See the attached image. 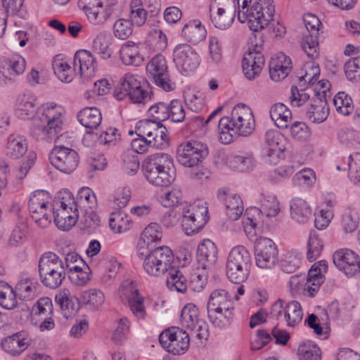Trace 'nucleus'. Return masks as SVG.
I'll use <instances>...</instances> for the list:
<instances>
[{
	"label": "nucleus",
	"instance_id": "5fc2aeb1",
	"mask_svg": "<svg viewBox=\"0 0 360 360\" xmlns=\"http://www.w3.org/2000/svg\"><path fill=\"white\" fill-rule=\"evenodd\" d=\"M352 103L351 97L345 92H339L333 98V103L337 111L344 115H348L352 112L354 106Z\"/></svg>",
	"mask_w": 360,
	"mask_h": 360
},
{
	"label": "nucleus",
	"instance_id": "c756f323",
	"mask_svg": "<svg viewBox=\"0 0 360 360\" xmlns=\"http://www.w3.org/2000/svg\"><path fill=\"white\" fill-rule=\"evenodd\" d=\"M80 124L89 129H96L101 123L102 116L100 110L95 107H86L77 114Z\"/></svg>",
	"mask_w": 360,
	"mask_h": 360
},
{
	"label": "nucleus",
	"instance_id": "7c9ffc66",
	"mask_svg": "<svg viewBox=\"0 0 360 360\" xmlns=\"http://www.w3.org/2000/svg\"><path fill=\"white\" fill-rule=\"evenodd\" d=\"M290 215L297 223L304 224L311 217V209L304 200L295 198L290 202Z\"/></svg>",
	"mask_w": 360,
	"mask_h": 360
},
{
	"label": "nucleus",
	"instance_id": "39448f33",
	"mask_svg": "<svg viewBox=\"0 0 360 360\" xmlns=\"http://www.w3.org/2000/svg\"><path fill=\"white\" fill-rule=\"evenodd\" d=\"M39 274L41 283L50 289L59 288L66 277L63 260L55 253H44L39 260Z\"/></svg>",
	"mask_w": 360,
	"mask_h": 360
},
{
	"label": "nucleus",
	"instance_id": "72a5a7b5",
	"mask_svg": "<svg viewBox=\"0 0 360 360\" xmlns=\"http://www.w3.org/2000/svg\"><path fill=\"white\" fill-rule=\"evenodd\" d=\"M2 68L6 71L8 75L15 82L17 76L22 75L26 68L25 59L20 55H15L4 60L2 63Z\"/></svg>",
	"mask_w": 360,
	"mask_h": 360
},
{
	"label": "nucleus",
	"instance_id": "c85d7f7f",
	"mask_svg": "<svg viewBox=\"0 0 360 360\" xmlns=\"http://www.w3.org/2000/svg\"><path fill=\"white\" fill-rule=\"evenodd\" d=\"M233 309H207L210 322L215 328L219 329L229 326L233 319Z\"/></svg>",
	"mask_w": 360,
	"mask_h": 360
},
{
	"label": "nucleus",
	"instance_id": "dca6fc26",
	"mask_svg": "<svg viewBox=\"0 0 360 360\" xmlns=\"http://www.w3.org/2000/svg\"><path fill=\"white\" fill-rule=\"evenodd\" d=\"M303 21L309 34L303 37L301 46L309 58L314 59L319 56L318 34L321 22L311 13L305 14L303 16Z\"/></svg>",
	"mask_w": 360,
	"mask_h": 360
},
{
	"label": "nucleus",
	"instance_id": "f704fd0d",
	"mask_svg": "<svg viewBox=\"0 0 360 360\" xmlns=\"http://www.w3.org/2000/svg\"><path fill=\"white\" fill-rule=\"evenodd\" d=\"M265 143L273 154L278 155L285 150L286 139L276 129H269L265 134Z\"/></svg>",
	"mask_w": 360,
	"mask_h": 360
},
{
	"label": "nucleus",
	"instance_id": "37998d69",
	"mask_svg": "<svg viewBox=\"0 0 360 360\" xmlns=\"http://www.w3.org/2000/svg\"><path fill=\"white\" fill-rule=\"evenodd\" d=\"M54 73L62 82L69 83L72 80V70L69 63L59 56L53 61Z\"/></svg>",
	"mask_w": 360,
	"mask_h": 360
},
{
	"label": "nucleus",
	"instance_id": "13d9d810",
	"mask_svg": "<svg viewBox=\"0 0 360 360\" xmlns=\"http://www.w3.org/2000/svg\"><path fill=\"white\" fill-rule=\"evenodd\" d=\"M161 203L166 207H177L183 203V193L178 188L165 193L161 196Z\"/></svg>",
	"mask_w": 360,
	"mask_h": 360
},
{
	"label": "nucleus",
	"instance_id": "7ed1b4c3",
	"mask_svg": "<svg viewBox=\"0 0 360 360\" xmlns=\"http://www.w3.org/2000/svg\"><path fill=\"white\" fill-rule=\"evenodd\" d=\"M142 171L148 181L156 186H167L175 179L172 157L164 153L148 156L142 164Z\"/></svg>",
	"mask_w": 360,
	"mask_h": 360
},
{
	"label": "nucleus",
	"instance_id": "f8f14e48",
	"mask_svg": "<svg viewBox=\"0 0 360 360\" xmlns=\"http://www.w3.org/2000/svg\"><path fill=\"white\" fill-rule=\"evenodd\" d=\"M58 199L54 201L53 207L49 210L52 212L54 222L57 227L63 231H68L74 226L79 219V210L77 206L68 205L65 195L60 192Z\"/></svg>",
	"mask_w": 360,
	"mask_h": 360
},
{
	"label": "nucleus",
	"instance_id": "f03ea898",
	"mask_svg": "<svg viewBox=\"0 0 360 360\" xmlns=\"http://www.w3.org/2000/svg\"><path fill=\"white\" fill-rule=\"evenodd\" d=\"M252 0H238V19L240 22H248L254 32L263 30L273 21L275 6L273 0H256L251 7Z\"/></svg>",
	"mask_w": 360,
	"mask_h": 360
},
{
	"label": "nucleus",
	"instance_id": "69168bd1",
	"mask_svg": "<svg viewBox=\"0 0 360 360\" xmlns=\"http://www.w3.org/2000/svg\"><path fill=\"white\" fill-rule=\"evenodd\" d=\"M15 292L22 300H30L34 296L36 290L32 281L26 278L16 284Z\"/></svg>",
	"mask_w": 360,
	"mask_h": 360
},
{
	"label": "nucleus",
	"instance_id": "6e6552de",
	"mask_svg": "<svg viewBox=\"0 0 360 360\" xmlns=\"http://www.w3.org/2000/svg\"><path fill=\"white\" fill-rule=\"evenodd\" d=\"M218 127L229 129L243 136L250 135L255 130V118L251 109L243 103L236 105L231 116L221 117Z\"/></svg>",
	"mask_w": 360,
	"mask_h": 360
},
{
	"label": "nucleus",
	"instance_id": "423d86ee",
	"mask_svg": "<svg viewBox=\"0 0 360 360\" xmlns=\"http://www.w3.org/2000/svg\"><path fill=\"white\" fill-rule=\"evenodd\" d=\"M251 256L243 245L233 248L229 253L226 263V274L233 283L245 282L250 273Z\"/></svg>",
	"mask_w": 360,
	"mask_h": 360
},
{
	"label": "nucleus",
	"instance_id": "1a4fd4ad",
	"mask_svg": "<svg viewBox=\"0 0 360 360\" xmlns=\"http://www.w3.org/2000/svg\"><path fill=\"white\" fill-rule=\"evenodd\" d=\"M208 148L206 144L197 141H190L181 143L177 148L176 159L183 166L197 168L192 171L191 175L193 178L201 179L204 173L197 172L200 162L208 155Z\"/></svg>",
	"mask_w": 360,
	"mask_h": 360
},
{
	"label": "nucleus",
	"instance_id": "412c9836",
	"mask_svg": "<svg viewBox=\"0 0 360 360\" xmlns=\"http://www.w3.org/2000/svg\"><path fill=\"white\" fill-rule=\"evenodd\" d=\"M328 114L326 92L325 90L318 91L313 99V103L307 108L305 117L314 123H321L327 119Z\"/></svg>",
	"mask_w": 360,
	"mask_h": 360
},
{
	"label": "nucleus",
	"instance_id": "473e14b6",
	"mask_svg": "<svg viewBox=\"0 0 360 360\" xmlns=\"http://www.w3.org/2000/svg\"><path fill=\"white\" fill-rule=\"evenodd\" d=\"M207 309H234L231 297L224 289L214 290L210 295Z\"/></svg>",
	"mask_w": 360,
	"mask_h": 360
},
{
	"label": "nucleus",
	"instance_id": "cd10ccee",
	"mask_svg": "<svg viewBox=\"0 0 360 360\" xmlns=\"http://www.w3.org/2000/svg\"><path fill=\"white\" fill-rule=\"evenodd\" d=\"M27 150V143L23 136L11 134L7 139L6 155L12 159L22 158Z\"/></svg>",
	"mask_w": 360,
	"mask_h": 360
},
{
	"label": "nucleus",
	"instance_id": "49530a36",
	"mask_svg": "<svg viewBox=\"0 0 360 360\" xmlns=\"http://www.w3.org/2000/svg\"><path fill=\"white\" fill-rule=\"evenodd\" d=\"M302 255L296 251L287 252L281 261V268L283 272L292 274L301 264Z\"/></svg>",
	"mask_w": 360,
	"mask_h": 360
},
{
	"label": "nucleus",
	"instance_id": "052dcab7",
	"mask_svg": "<svg viewBox=\"0 0 360 360\" xmlns=\"http://www.w3.org/2000/svg\"><path fill=\"white\" fill-rule=\"evenodd\" d=\"M323 243L314 233H311L307 243V259L309 261L316 260L323 250Z\"/></svg>",
	"mask_w": 360,
	"mask_h": 360
},
{
	"label": "nucleus",
	"instance_id": "5701e85b",
	"mask_svg": "<svg viewBox=\"0 0 360 360\" xmlns=\"http://www.w3.org/2000/svg\"><path fill=\"white\" fill-rule=\"evenodd\" d=\"M74 70L79 69L80 75L84 77H90L94 75L97 67L96 58L87 50L77 51L74 56Z\"/></svg>",
	"mask_w": 360,
	"mask_h": 360
},
{
	"label": "nucleus",
	"instance_id": "0e129e2a",
	"mask_svg": "<svg viewBox=\"0 0 360 360\" xmlns=\"http://www.w3.org/2000/svg\"><path fill=\"white\" fill-rule=\"evenodd\" d=\"M168 103L165 102H158L151 105L148 110V115L152 117L154 120L161 122L169 119Z\"/></svg>",
	"mask_w": 360,
	"mask_h": 360
},
{
	"label": "nucleus",
	"instance_id": "4be33fe9",
	"mask_svg": "<svg viewBox=\"0 0 360 360\" xmlns=\"http://www.w3.org/2000/svg\"><path fill=\"white\" fill-rule=\"evenodd\" d=\"M196 258L199 267L203 269L211 268L217 260V246L209 239L203 240L198 245Z\"/></svg>",
	"mask_w": 360,
	"mask_h": 360
},
{
	"label": "nucleus",
	"instance_id": "338daca9",
	"mask_svg": "<svg viewBox=\"0 0 360 360\" xmlns=\"http://www.w3.org/2000/svg\"><path fill=\"white\" fill-rule=\"evenodd\" d=\"M349 177L354 184L360 182V153L351 154L348 158Z\"/></svg>",
	"mask_w": 360,
	"mask_h": 360
},
{
	"label": "nucleus",
	"instance_id": "e433bc0d",
	"mask_svg": "<svg viewBox=\"0 0 360 360\" xmlns=\"http://www.w3.org/2000/svg\"><path fill=\"white\" fill-rule=\"evenodd\" d=\"M180 321L183 327L193 331L199 323L197 307L192 304H186L181 310Z\"/></svg>",
	"mask_w": 360,
	"mask_h": 360
},
{
	"label": "nucleus",
	"instance_id": "603ef678",
	"mask_svg": "<svg viewBox=\"0 0 360 360\" xmlns=\"http://www.w3.org/2000/svg\"><path fill=\"white\" fill-rule=\"evenodd\" d=\"M81 299L84 304L90 307L97 308L104 302L105 297L103 293L97 289H91L82 292Z\"/></svg>",
	"mask_w": 360,
	"mask_h": 360
},
{
	"label": "nucleus",
	"instance_id": "a211bd4d",
	"mask_svg": "<svg viewBox=\"0 0 360 360\" xmlns=\"http://www.w3.org/2000/svg\"><path fill=\"white\" fill-rule=\"evenodd\" d=\"M146 70L157 86L166 91L174 89L175 84L169 78L167 61L162 55L154 56L148 63Z\"/></svg>",
	"mask_w": 360,
	"mask_h": 360
},
{
	"label": "nucleus",
	"instance_id": "2f4dec72",
	"mask_svg": "<svg viewBox=\"0 0 360 360\" xmlns=\"http://www.w3.org/2000/svg\"><path fill=\"white\" fill-rule=\"evenodd\" d=\"M270 116L275 124L281 129H287L292 120L291 111L282 103H277L271 106Z\"/></svg>",
	"mask_w": 360,
	"mask_h": 360
},
{
	"label": "nucleus",
	"instance_id": "58836bf2",
	"mask_svg": "<svg viewBox=\"0 0 360 360\" xmlns=\"http://www.w3.org/2000/svg\"><path fill=\"white\" fill-rule=\"evenodd\" d=\"M170 290L184 292L187 289V280L183 274L176 269L171 268L166 281Z\"/></svg>",
	"mask_w": 360,
	"mask_h": 360
},
{
	"label": "nucleus",
	"instance_id": "4468645a",
	"mask_svg": "<svg viewBox=\"0 0 360 360\" xmlns=\"http://www.w3.org/2000/svg\"><path fill=\"white\" fill-rule=\"evenodd\" d=\"M51 165L65 174L72 173L79 162L78 153L73 149L64 146H56L49 154Z\"/></svg>",
	"mask_w": 360,
	"mask_h": 360
},
{
	"label": "nucleus",
	"instance_id": "09e8293b",
	"mask_svg": "<svg viewBox=\"0 0 360 360\" xmlns=\"http://www.w3.org/2000/svg\"><path fill=\"white\" fill-rule=\"evenodd\" d=\"M297 353L300 360H321L320 348L310 342L301 344Z\"/></svg>",
	"mask_w": 360,
	"mask_h": 360
},
{
	"label": "nucleus",
	"instance_id": "2eb2a0df",
	"mask_svg": "<svg viewBox=\"0 0 360 360\" xmlns=\"http://www.w3.org/2000/svg\"><path fill=\"white\" fill-rule=\"evenodd\" d=\"M262 46V44H254L252 40L251 44L244 55L243 71L245 77L250 80L257 77L264 65V57L261 53Z\"/></svg>",
	"mask_w": 360,
	"mask_h": 360
},
{
	"label": "nucleus",
	"instance_id": "aec40b11",
	"mask_svg": "<svg viewBox=\"0 0 360 360\" xmlns=\"http://www.w3.org/2000/svg\"><path fill=\"white\" fill-rule=\"evenodd\" d=\"M333 263L347 276H353L360 271L359 256L348 249L336 251L333 255Z\"/></svg>",
	"mask_w": 360,
	"mask_h": 360
},
{
	"label": "nucleus",
	"instance_id": "9b49d317",
	"mask_svg": "<svg viewBox=\"0 0 360 360\" xmlns=\"http://www.w3.org/2000/svg\"><path fill=\"white\" fill-rule=\"evenodd\" d=\"M173 259L174 255L170 248L166 246L158 247L146 254L143 267L148 275L160 276L171 269Z\"/></svg>",
	"mask_w": 360,
	"mask_h": 360
},
{
	"label": "nucleus",
	"instance_id": "bf43d9fd",
	"mask_svg": "<svg viewBox=\"0 0 360 360\" xmlns=\"http://www.w3.org/2000/svg\"><path fill=\"white\" fill-rule=\"evenodd\" d=\"M290 134L295 140L303 142L308 141L311 134L306 123L295 122L290 126Z\"/></svg>",
	"mask_w": 360,
	"mask_h": 360
},
{
	"label": "nucleus",
	"instance_id": "393cba45",
	"mask_svg": "<svg viewBox=\"0 0 360 360\" xmlns=\"http://www.w3.org/2000/svg\"><path fill=\"white\" fill-rule=\"evenodd\" d=\"M292 62L290 57L280 53L276 58H271L269 69L270 77L275 82H280L285 79L292 70Z\"/></svg>",
	"mask_w": 360,
	"mask_h": 360
},
{
	"label": "nucleus",
	"instance_id": "a19ab883",
	"mask_svg": "<svg viewBox=\"0 0 360 360\" xmlns=\"http://www.w3.org/2000/svg\"><path fill=\"white\" fill-rule=\"evenodd\" d=\"M147 11L143 8L141 0H131L130 3L129 20L138 27L143 25L147 18Z\"/></svg>",
	"mask_w": 360,
	"mask_h": 360
},
{
	"label": "nucleus",
	"instance_id": "6ab92c4d",
	"mask_svg": "<svg viewBox=\"0 0 360 360\" xmlns=\"http://www.w3.org/2000/svg\"><path fill=\"white\" fill-rule=\"evenodd\" d=\"M174 62L181 72H188L197 68L200 63L199 56L187 44H178L174 49Z\"/></svg>",
	"mask_w": 360,
	"mask_h": 360
},
{
	"label": "nucleus",
	"instance_id": "4c0bfd02",
	"mask_svg": "<svg viewBox=\"0 0 360 360\" xmlns=\"http://www.w3.org/2000/svg\"><path fill=\"white\" fill-rule=\"evenodd\" d=\"M303 312L300 304L297 301L287 303L284 308V319L288 326H295L302 319Z\"/></svg>",
	"mask_w": 360,
	"mask_h": 360
},
{
	"label": "nucleus",
	"instance_id": "b1692460",
	"mask_svg": "<svg viewBox=\"0 0 360 360\" xmlns=\"http://www.w3.org/2000/svg\"><path fill=\"white\" fill-rule=\"evenodd\" d=\"M30 345L28 335L25 331H20L3 339L2 348L4 351L12 355L19 356Z\"/></svg>",
	"mask_w": 360,
	"mask_h": 360
},
{
	"label": "nucleus",
	"instance_id": "de8ad7c7",
	"mask_svg": "<svg viewBox=\"0 0 360 360\" xmlns=\"http://www.w3.org/2000/svg\"><path fill=\"white\" fill-rule=\"evenodd\" d=\"M0 305L6 309H13L17 305L13 288L7 283L0 282Z\"/></svg>",
	"mask_w": 360,
	"mask_h": 360
},
{
	"label": "nucleus",
	"instance_id": "ea45409f",
	"mask_svg": "<svg viewBox=\"0 0 360 360\" xmlns=\"http://www.w3.org/2000/svg\"><path fill=\"white\" fill-rule=\"evenodd\" d=\"M144 298L142 297L139 290H134L131 292L128 298L129 307L138 319H143L146 315V311L143 304Z\"/></svg>",
	"mask_w": 360,
	"mask_h": 360
},
{
	"label": "nucleus",
	"instance_id": "a18cd8bd",
	"mask_svg": "<svg viewBox=\"0 0 360 360\" xmlns=\"http://www.w3.org/2000/svg\"><path fill=\"white\" fill-rule=\"evenodd\" d=\"M110 45L109 38L104 34H100L94 39L92 49L101 58L106 60L110 58L112 53Z\"/></svg>",
	"mask_w": 360,
	"mask_h": 360
},
{
	"label": "nucleus",
	"instance_id": "e2e57ef3",
	"mask_svg": "<svg viewBox=\"0 0 360 360\" xmlns=\"http://www.w3.org/2000/svg\"><path fill=\"white\" fill-rule=\"evenodd\" d=\"M347 78L354 82L360 81V56L349 60L344 66Z\"/></svg>",
	"mask_w": 360,
	"mask_h": 360
},
{
	"label": "nucleus",
	"instance_id": "20e7f679",
	"mask_svg": "<svg viewBox=\"0 0 360 360\" xmlns=\"http://www.w3.org/2000/svg\"><path fill=\"white\" fill-rule=\"evenodd\" d=\"M82 10L90 22L103 25L108 20L120 17L123 12V3L119 0H79Z\"/></svg>",
	"mask_w": 360,
	"mask_h": 360
},
{
	"label": "nucleus",
	"instance_id": "6e6d98bb",
	"mask_svg": "<svg viewBox=\"0 0 360 360\" xmlns=\"http://www.w3.org/2000/svg\"><path fill=\"white\" fill-rule=\"evenodd\" d=\"M162 236L160 225L157 223H151L143 230L141 240H143V244L148 245L151 243L160 241Z\"/></svg>",
	"mask_w": 360,
	"mask_h": 360
},
{
	"label": "nucleus",
	"instance_id": "3c124183",
	"mask_svg": "<svg viewBox=\"0 0 360 360\" xmlns=\"http://www.w3.org/2000/svg\"><path fill=\"white\" fill-rule=\"evenodd\" d=\"M133 23L124 18L117 19L113 24L114 36L120 39H127L133 32Z\"/></svg>",
	"mask_w": 360,
	"mask_h": 360
},
{
	"label": "nucleus",
	"instance_id": "c03bdc74",
	"mask_svg": "<svg viewBox=\"0 0 360 360\" xmlns=\"http://www.w3.org/2000/svg\"><path fill=\"white\" fill-rule=\"evenodd\" d=\"M225 205L226 207V214L230 219L232 221L238 219L244 210L240 197L236 194L229 195Z\"/></svg>",
	"mask_w": 360,
	"mask_h": 360
},
{
	"label": "nucleus",
	"instance_id": "8fccbe9b",
	"mask_svg": "<svg viewBox=\"0 0 360 360\" xmlns=\"http://www.w3.org/2000/svg\"><path fill=\"white\" fill-rule=\"evenodd\" d=\"M210 17L214 27L221 30L230 27L234 20V15L226 14L223 8H217V12L215 14L211 13Z\"/></svg>",
	"mask_w": 360,
	"mask_h": 360
},
{
	"label": "nucleus",
	"instance_id": "79ce46f5",
	"mask_svg": "<svg viewBox=\"0 0 360 360\" xmlns=\"http://www.w3.org/2000/svg\"><path fill=\"white\" fill-rule=\"evenodd\" d=\"M340 143L349 148L359 149L360 147V136L359 133L349 128H343L338 134Z\"/></svg>",
	"mask_w": 360,
	"mask_h": 360
},
{
	"label": "nucleus",
	"instance_id": "774afa93",
	"mask_svg": "<svg viewBox=\"0 0 360 360\" xmlns=\"http://www.w3.org/2000/svg\"><path fill=\"white\" fill-rule=\"evenodd\" d=\"M162 123L154 120H146L139 122L136 127L137 135L150 139L154 131L160 126Z\"/></svg>",
	"mask_w": 360,
	"mask_h": 360
},
{
	"label": "nucleus",
	"instance_id": "0eeeda50",
	"mask_svg": "<svg viewBox=\"0 0 360 360\" xmlns=\"http://www.w3.org/2000/svg\"><path fill=\"white\" fill-rule=\"evenodd\" d=\"M144 79L137 75L127 73L120 79L117 85L114 96L117 100H123L127 97L134 103L145 104L151 100L153 94L144 89Z\"/></svg>",
	"mask_w": 360,
	"mask_h": 360
},
{
	"label": "nucleus",
	"instance_id": "f3484780",
	"mask_svg": "<svg viewBox=\"0 0 360 360\" xmlns=\"http://www.w3.org/2000/svg\"><path fill=\"white\" fill-rule=\"evenodd\" d=\"M278 250L275 243L268 238H259L255 245L257 266L260 269H271L278 261Z\"/></svg>",
	"mask_w": 360,
	"mask_h": 360
},
{
	"label": "nucleus",
	"instance_id": "a878e982",
	"mask_svg": "<svg viewBox=\"0 0 360 360\" xmlns=\"http://www.w3.org/2000/svg\"><path fill=\"white\" fill-rule=\"evenodd\" d=\"M62 193L65 195V199L68 201V205L77 206V210L89 207V205L96 207V197L92 190L88 187H83L77 193V198L75 199L72 194L69 191H64Z\"/></svg>",
	"mask_w": 360,
	"mask_h": 360
},
{
	"label": "nucleus",
	"instance_id": "864d4df0",
	"mask_svg": "<svg viewBox=\"0 0 360 360\" xmlns=\"http://www.w3.org/2000/svg\"><path fill=\"white\" fill-rule=\"evenodd\" d=\"M28 228L26 223L23 221L18 222L13 229L8 244L11 246H18L22 244L27 239Z\"/></svg>",
	"mask_w": 360,
	"mask_h": 360
},
{
	"label": "nucleus",
	"instance_id": "bb28decb",
	"mask_svg": "<svg viewBox=\"0 0 360 360\" xmlns=\"http://www.w3.org/2000/svg\"><path fill=\"white\" fill-rule=\"evenodd\" d=\"M181 35L186 41L196 44L205 39L207 30L200 20L194 19L184 25Z\"/></svg>",
	"mask_w": 360,
	"mask_h": 360
},
{
	"label": "nucleus",
	"instance_id": "680f3d73",
	"mask_svg": "<svg viewBox=\"0 0 360 360\" xmlns=\"http://www.w3.org/2000/svg\"><path fill=\"white\" fill-rule=\"evenodd\" d=\"M167 131L166 127L161 124L149 139L151 148L163 149L168 146L169 141Z\"/></svg>",
	"mask_w": 360,
	"mask_h": 360
},
{
	"label": "nucleus",
	"instance_id": "9d476101",
	"mask_svg": "<svg viewBox=\"0 0 360 360\" xmlns=\"http://www.w3.org/2000/svg\"><path fill=\"white\" fill-rule=\"evenodd\" d=\"M181 224L185 233L192 236L198 233L208 221V209L202 203L182 205Z\"/></svg>",
	"mask_w": 360,
	"mask_h": 360
},
{
	"label": "nucleus",
	"instance_id": "4d7b16f0",
	"mask_svg": "<svg viewBox=\"0 0 360 360\" xmlns=\"http://www.w3.org/2000/svg\"><path fill=\"white\" fill-rule=\"evenodd\" d=\"M96 207L94 205H89V207L81 209L83 212L81 221L84 229L91 230L99 225V219L95 212Z\"/></svg>",
	"mask_w": 360,
	"mask_h": 360
},
{
	"label": "nucleus",
	"instance_id": "f257e3e1",
	"mask_svg": "<svg viewBox=\"0 0 360 360\" xmlns=\"http://www.w3.org/2000/svg\"><path fill=\"white\" fill-rule=\"evenodd\" d=\"M37 97L30 92L20 96L17 101V114L23 120L32 118L30 135L37 141L52 140L63 129L61 112L56 104L38 107Z\"/></svg>",
	"mask_w": 360,
	"mask_h": 360
},
{
	"label": "nucleus",
	"instance_id": "ddd939ff",
	"mask_svg": "<svg viewBox=\"0 0 360 360\" xmlns=\"http://www.w3.org/2000/svg\"><path fill=\"white\" fill-rule=\"evenodd\" d=\"M159 342L168 352L174 355L184 354L189 348L190 335L179 328H171L159 336Z\"/></svg>",
	"mask_w": 360,
	"mask_h": 360
},
{
	"label": "nucleus",
	"instance_id": "c9c22d12",
	"mask_svg": "<svg viewBox=\"0 0 360 360\" xmlns=\"http://www.w3.org/2000/svg\"><path fill=\"white\" fill-rule=\"evenodd\" d=\"M50 195L49 192L44 190L34 191L29 199L28 207L30 212H44V210H49V200Z\"/></svg>",
	"mask_w": 360,
	"mask_h": 360
}]
</instances>
